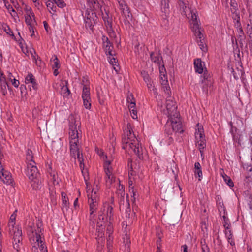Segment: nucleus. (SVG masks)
<instances>
[{
    "mask_svg": "<svg viewBox=\"0 0 252 252\" xmlns=\"http://www.w3.org/2000/svg\"><path fill=\"white\" fill-rule=\"evenodd\" d=\"M127 102L128 104V105H130L132 103L135 104V101L134 100L133 95H132L131 94H130L127 96Z\"/></svg>",
    "mask_w": 252,
    "mask_h": 252,
    "instance_id": "37998d69",
    "label": "nucleus"
},
{
    "mask_svg": "<svg viewBox=\"0 0 252 252\" xmlns=\"http://www.w3.org/2000/svg\"><path fill=\"white\" fill-rule=\"evenodd\" d=\"M141 75L145 82L146 83L148 89L150 91H153L155 92L156 89L154 85H153V82L149 77L148 74L146 71H143L141 72Z\"/></svg>",
    "mask_w": 252,
    "mask_h": 252,
    "instance_id": "a211bd4d",
    "label": "nucleus"
},
{
    "mask_svg": "<svg viewBox=\"0 0 252 252\" xmlns=\"http://www.w3.org/2000/svg\"><path fill=\"white\" fill-rule=\"evenodd\" d=\"M194 68L196 72L199 74L203 72L205 64L200 59H195L194 61Z\"/></svg>",
    "mask_w": 252,
    "mask_h": 252,
    "instance_id": "5701e85b",
    "label": "nucleus"
},
{
    "mask_svg": "<svg viewBox=\"0 0 252 252\" xmlns=\"http://www.w3.org/2000/svg\"><path fill=\"white\" fill-rule=\"evenodd\" d=\"M179 5L182 14L185 15L190 21L191 28L195 25L199 26L195 10H191L184 1L180 0Z\"/></svg>",
    "mask_w": 252,
    "mask_h": 252,
    "instance_id": "20e7f679",
    "label": "nucleus"
},
{
    "mask_svg": "<svg viewBox=\"0 0 252 252\" xmlns=\"http://www.w3.org/2000/svg\"><path fill=\"white\" fill-rule=\"evenodd\" d=\"M7 8L9 13L10 14L11 16L12 17L15 18L17 16V14L16 12L15 11V10L13 9V8L10 5H9Z\"/></svg>",
    "mask_w": 252,
    "mask_h": 252,
    "instance_id": "a19ab883",
    "label": "nucleus"
},
{
    "mask_svg": "<svg viewBox=\"0 0 252 252\" xmlns=\"http://www.w3.org/2000/svg\"><path fill=\"white\" fill-rule=\"evenodd\" d=\"M250 200L249 201L248 204H249V208L252 210V197H251L250 196Z\"/></svg>",
    "mask_w": 252,
    "mask_h": 252,
    "instance_id": "69168bd1",
    "label": "nucleus"
},
{
    "mask_svg": "<svg viewBox=\"0 0 252 252\" xmlns=\"http://www.w3.org/2000/svg\"><path fill=\"white\" fill-rule=\"evenodd\" d=\"M129 191L130 192L131 191V192H132L133 200H134V201H135V199H136V193L135 191H134L133 187L130 186L131 185H132V184H130V183H129Z\"/></svg>",
    "mask_w": 252,
    "mask_h": 252,
    "instance_id": "8fccbe9b",
    "label": "nucleus"
},
{
    "mask_svg": "<svg viewBox=\"0 0 252 252\" xmlns=\"http://www.w3.org/2000/svg\"><path fill=\"white\" fill-rule=\"evenodd\" d=\"M105 160L104 163V170L105 174V179L107 186L112 185L116 181L113 174V169L111 165V160L107 159V156H105Z\"/></svg>",
    "mask_w": 252,
    "mask_h": 252,
    "instance_id": "423d86ee",
    "label": "nucleus"
},
{
    "mask_svg": "<svg viewBox=\"0 0 252 252\" xmlns=\"http://www.w3.org/2000/svg\"><path fill=\"white\" fill-rule=\"evenodd\" d=\"M88 4L89 5V6L91 8L90 10H93V11L97 10L98 9H100V10L102 12V17L105 19L106 18V16H108V12L107 11L104 9L106 16L104 15V14L103 13L102 8L100 6L98 2L97 1V0H87Z\"/></svg>",
    "mask_w": 252,
    "mask_h": 252,
    "instance_id": "f3484780",
    "label": "nucleus"
},
{
    "mask_svg": "<svg viewBox=\"0 0 252 252\" xmlns=\"http://www.w3.org/2000/svg\"><path fill=\"white\" fill-rule=\"evenodd\" d=\"M113 214H114L113 207L111 206H108L107 207L106 215L107 218L109 219V220L110 221V224L111 223V221H113L114 220Z\"/></svg>",
    "mask_w": 252,
    "mask_h": 252,
    "instance_id": "2f4dec72",
    "label": "nucleus"
},
{
    "mask_svg": "<svg viewBox=\"0 0 252 252\" xmlns=\"http://www.w3.org/2000/svg\"><path fill=\"white\" fill-rule=\"evenodd\" d=\"M240 23L237 19V28H239L238 29H237V32L239 33V37L237 38V40L239 41L240 46L242 49L243 47H245V48L247 47V43L242 28L240 27Z\"/></svg>",
    "mask_w": 252,
    "mask_h": 252,
    "instance_id": "dca6fc26",
    "label": "nucleus"
},
{
    "mask_svg": "<svg viewBox=\"0 0 252 252\" xmlns=\"http://www.w3.org/2000/svg\"><path fill=\"white\" fill-rule=\"evenodd\" d=\"M195 170L201 169V165L199 162H195L194 164Z\"/></svg>",
    "mask_w": 252,
    "mask_h": 252,
    "instance_id": "680f3d73",
    "label": "nucleus"
},
{
    "mask_svg": "<svg viewBox=\"0 0 252 252\" xmlns=\"http://www.w3.org/2000/svg\"><path fill=\"white\" fill-rule=\"evenodd\" d=\"M124 243H125L126 245H127L128 247H129L130 241L129 240V237L127 235H126V239L125 240H124Z\"/></svg>",
    "mask_w": 252,
    "mask_h": 252,
    "instance_id": "bf43d9fd",
    "label": "nucleus"
},
{
    "mask_svg": "<svg viewBox=\"0 0 252 252\" xmlns=\"http://www.w3.org/2000/svg\"><path fill=\"white\" fill-rule=\"evenodd\" d=\"M202 252H209L208 248L207 246L204 245L202 247Z\"/></svg>",
    "mask_w": 252,
    "mask_h": 252,
    "instance_id": "0e129e2a",
    "label": "nucleus"
},
{
    "mask_svg": "<svg viewBox=\"0 0 252 252\" xmlns=\"http://www.w3.org/2000/svg\"><path fill=\"white\" fill-rule=\"evenodd\" d=\"M162 89L165 94L167 95V98L171 97V92L169 85L162 86Z\"/></svg>",
    "mask_w": 252,
    "mask_h": 252,
    "instance_id": "ea45409f",
    "label": "nucleus"
},
{
    "mask_svg": "<svg viewBox=\"0 0 252 252\" xmlns=\"http://www.w3.org/2000/svg\"><path fill=\"white\" fill-rule=\"evenodd\" d=\"M85 183H86V190H87L86 191H87V193L88 194V193H90L92 191V189H91V188L89 183L87 181H86V182H85Z\"/></svg>",
    "mask_w": 252,
    "mask_h": 252,
    "instance_id": "603ef678",
    "label": "nucleus"
},
{
    "mask_svg": "<svg viewBox=\"0 0 252 252\" xmlns=\"http://www.w3.org/2000/svg\"><path fill=\"white\" fill-rule=\"evenodd\" d=\"M35 26H29V30L31 33H32L31 36H32L34 35V28Z\"/></svg>",
    "mask_w": 252,
    "mask_h": 252,
    "instance_id": "864d4df0",
    "label": "nucleus"
},
{
    "mask_svg": "<svg viewBox=\"0 0 252 252\" xmlns=\"http://www.w3.org/2000/svg\"><path fill=\"white\" fill-rule=\"evenodd\" d=\"M228 68L230 70L231 72L233 73L234 78H236V75H235V74L234 69L233 68V67H232V66L230 64H228Z\"/></svg>",
    "mask_w": 252,
    "mask_h": 252,
    "instance_id": "13d9d810",
    "label": "nucleus"
},
{
    "mask_svg": "<svg viewBox=\"0 0 252 252\" xmlns=\"http://www.w3.org/2000/svg\"><path fill=\"white\" fill-rule=\"evenodd\" d=\"M25 22L28 26H36L37 23L35 21L34 13L28 12V15H25Z\"/></svg>",
    "mask_w": 252,
    "mask_h": 252,
    "instance_id": "412c9836",
    "label": "nucleus"
},
{
    "mask_svg": "<svg viewBox=\"0 0 252 252\" xmlns=\"http://www.w3.org/2000/svg\"><path fill=\"white\" fill-rule=\"evenodd\" d=\"M33 154L31 150L28 149L26 153V160L27 161V164L30 162H35L33 159Z\"/></svg>",
    "mask_w": 252,
    "mask_h": 252,
    "instance_id": "f704fd0d",
    "label": "nucleus"
},
{
    "mask_svg": "<svg viewBox=\"0 0 252 252\" xmlns=\"http://www.w3.org/2000/svg\"><path fill=\"white\" fill-rule=\"evenodd\" d=\"M17 212V210H15V211L11 215L10 218V220L8 224V227L9 228V233H12V230L13 231H15L14 229V225H15V220L16 219V212Z\"/></svg>",
    "mask_w": 252,
    "mask_h": 252,
    "instance_id": "cd10ccee",
    "label": "nucleus"
},
{
    "mask_svg": "<svg viewBox=\"0 0 252 252\" xmlns=\"http://www.w3.org/2000/svg\"><path fill=\"white\" fill-rule=\"evenodd\" d=\"M69 138H70V149L71 155L76 159L77 156L80 166L81 163H83V155L80 153L78 147L79 143L78 133L77 128L79 127L80 123L77 121L74 116L69 117Z\"/></svg>",
    "mask_w": 252,
    "mask_h": 252,
    "instance_id": "f257e3e1",
    "label": "nucleus"
},
{
    "mask_svg": "<svg viewBox=\"0 0 252 252\" xmlns=\"http://www.w3.org/2000/svg\"><path fill=\"white\" fill-rule=\"evenodd\" d=\"M49 170H48V172H49V174H50V177L51 178V179H50L52 181L54 185H55V184H58V182L57 181H56L57 176H56V174L55 172L52 171L51 167L49 168Z\"/></svg>",
    "mask_w": 252,
    "mask_h": 252,
    "instance_id": "c9c22d12",
    "label": "nucleus"
},
{
    "mask_svg": "<svg viewBox=\"0 0 252 252\" xmlns=\"http://www.w3.org/2000/svg\"><path fill=\"white\" fill-rule=\"evenodd\" d=\"M177 108L176 103L172 100L171 98H167L166 110L164 111V113L167 116L168 118L173 117L177 118L179 116Z\"/></svg>",
    "mask_w": 252,
    "mask_h": 252,
    "instance_id": "1a4fd4ad",
    "label": "nucleus"
},
{
    "mask_svg": "<svg viewBox=\"0 0 252 252\" xmlns=\"http://www.w3.org/2000/svg\"><path fill=\"white\" fill-rule=\"evenodd\" d=\"M28 232L32 244H37L41 252H48L47 247L44 245L42 240V236L43 233L42 224L41 222L38 221L35 226L33 225L30 226Z\"/></svg>",
    "mask_w": 252,
    "mask_h": 252,
    "instance_id": "7ed1b4c3",
    "label": "nucleus"
},
{
    "mask_svg": "<svg viewBox=\"0 0 252 252\" xmlns=\"http://www.w3.org/2000/svg\"><path fill=\"white\" fill-rule=\"evenodd\" d=\"M46 5H47V7H48L49 8H51V9L53 11H54V12L56 11V6L54 7L53 4V1H50V0L48 1L46 3Z\"/></svg>",
    "mask_w": 252,
    "mask_h": 252,
    "instance_id": "a18cd8bd",
    "label": "nucleus"
},
{
    "mask_svg": "<svg viewBox=\"0 0 252 252\" xmlns=\"http://www.w3.org/2000/svg\"><path fill=\"white\" fill-rule=\"evenodd\" d=\"M32 187L33 189L38 190L41 188V182L40 181L39 177L30 180Z\"/></svg>",
    "mask_w": 252,
    "mask_h": 252,
    "instance_id": "c85d7f7f",
    "label": "nucleus"
},
{
    "mask_svg": "<svg viewBox=\"0 0 252 252\" xmlns=\"http://www.w3.org/2000/svg\"><path fill=\"white\" fill-rule=\"evenodd\" d=\"M182 247L183 249V252H187L188 247H187V245H184L182 246Z\"/></svg>",
    "mask_w": 252,
    "mask_h": 252,
    "instance_id": "774afa93",
    "label": "nucleus"
},
{
    "mask_svg": "<svg viewBox=\"0 0 252 252\" xmlns=\"http://www.w3.org/2000/svg\"><path fill=\"white\" fill-rule=\"evenodd\" d=\"M16 231H13V248L19 251L20 249V246L22 244L21 241L22 240V232L21 228L18 226L15 228Z\"/></svg>",
    "mask_w": 252,
    "mask_h": 252,
    "instance_id": "f8f14e48",
    "label": "nucleus"
},
{
    "mask_svg": "<svg viewBox=\"0 0 252 252\" xmlns=\"http://www.w3.org/2000/svg\"><path fill=\"white\" fill-rule=\"evenodd\" d=\"M113 69L115 70L116 73H118L120 69L119 66L117 64L113 65Z\"/></svg>",
    "mask_w": 252,
    "mask_h": 252,
    "instance_id": "338daca9",
    "label": "nucleus"
},
{
    "mask_svg": "<svg viewBox=\"0 0 252 252\" xmlns=\"http://www.w3.org/2000/svg\"><path fill=\"white\" fill-rule=\"evenodd\" d=\"M88 201H99V193L98 189L93 188L92 191L87 194Z\"/></svg>",
    "mask_w": 252,
    "mask_h": 252,
    "instance_id": "4be33fe9",
    "label": "nucleus"
},
{
    "mask_svg": "<svg viewBox=\"0 0 252 252\" xmlns=\"http://www.w3.org/2000/svg\"><path fill=\"white\" fill-rule=\"evenodd\" d=\"M55 3L60 8H63L65 6V4L63 0H57Z\"/></svg>",
    "mask_w": 252,
    "mask_h": 252,
    "instance_id": "c03bdc74",
    "label": "nucleus"
},
{
    "mask_svg": "<svg viewBox=\"0 0 252 252\" xmlns=\"http://www.w3.org/2000/svg\"><path fill=\"white\" fill-rule=\"evenodd\" d=\"M244 170L245 171L246 178L248 180L252 179V161L250 160L247 163H242Z\"/></svg>",
    "mask_w": 252,
    "mask_h": 252,
    "instance_id": "aec40b11",
    "label": "nucleus"
},
{
    "mask_svg": "<svg viewBox=\"0 0 252 252\" xmlns=\"http://www.w3.org/2000/svg\"><path fill=\"white\" fill-rule=\"evenodd\" d=\"M196 146L199 149L200 153L206 147V139L204 134L203 127L198 123L195 129Z\"/></svg>",
    "mask_w": 252,
    "mask_h": 252,
    "instance_id": "0eeeda50",
    "label": "nucleus"
},
{
    "mask_svg": "<svg viewBox=\"0 0 252 252\" xmlns=\"http://www.w3.org/2000/svg\"><path fill=\"white\" fill-rule=\"evenodd\" d=\"M88 203L90 205V220H92L93 219H94V216H93V215L97 209L98 201H88Z\"/></svg>",
    "mask_w": 252,
    "mask_h": 252,
    "instance_id": "bb28decb",
    "label": "nucleus"
},
{
    "mask_svg": "<svg viewBox=\"0 0 252 252\" xmlns=\"http://www.w3.org/2000/svg\"><path fill=\"white\" fill-rule=\"evenodd\" d=\"M191 30L196 36V42L200 49L203 52H206L207 51V46L205 42L204 37L201 32L200 27L199 26L195 25L194 27H192Z\"/></svg>",
    "mask_w": 252,
    "mask_h": 252,
    "instance_id": "6e6552de",
    "label": "nucleus"
},
{
    "mask_svg": "<svg viewBox=\"0 0 252 252\" xmlns=\"http://www.w3.org/2000/svg\"><path fill=\"white\" fill-rule=\"evenodd\" d=\"M3 155L0 156V179L3 182L7 185H11L13 182L10 173L4 169L2 166V162L1 160L2 159Z\"/></svg>",
    "mask_w": 252,
    "mask_h": 252,
    "instance_id": "9b49d317",
    "label": "nucleus"
},
{
    "mask_svg": "<svg viewBox=\"0 0 252 252\" xmlns=\"http://www.w3.org/2000/svg\"><path fill=\"white\" fill-rule=\"evenodd\" d=\"M80 168V169L81 170L83 176H84L85 181L86 182V181H87V180L88 179V172L87 169H84V163H81Z\"/></svg>",
    "mask_w": 252,
    "mask_h": 252,
    "instance_id": "e433bc0d",
    "label": "nucleus"
},
{
    "mask_svg": "<svg viewBox=\"0 0 252 252\" xmlns=\"http://www.w3.org/2000/svg\"><path fill=\"white\" fill-rule=\"evenodd\" d=\"M35 162L28 163L27 165V175L29 180H32L40 177L39 172L36 166L35 165Z\"/></svg>",
    "mask_w": 252,
    "mask_h": 252,
    "instance_id": "ddd939ff",
    "label": "nucleus"
},
{
    "mask_svg": "<svg viewBox=\"0 0 252 252\" xmlns=\"http://www.w3.org/2000/svg\"><path fill=\"white\" fill-rule=\"evenodd\" d=\"M51 62L53 69L60 68V65L59 61L56 56H55L54 58L51 60Z\"/></svg>",
    "mask_w": 252,
    "mask_h": 252,
    "instance_id": "473e14b6",
    "label": "nucleus"
},
{
    "mask_svg": "<svg viewBox=\"0 0 252 252\" xmlns=\"http://www.w3.org/2000/svg\"><path fill=\"white\" fill-rule=\"evenodd\" d=\"M220 174L222 175L224 181L225 183L231 187L234 186V183L232 182V180L226 174H224V171L222 169L220 170Z\"/></svg>",
    "mask_w": 252,
    "mask_h": 252,
    "instance_id": "c756f323",
    "label": "nucleus"
},
{
    "mask_svg": "<svg viewBox=\"0 0 252 252\" xmlns=\"http://www.w3.org/2000/svg\"><path fill=\"white\" fill-rule=\"evenodd\" d=\"M120 10L121 11L122 15L128 22L131 18V14L129 12L128 6L124 0H117Z\"/></svg>",
    "mask_w": 252,
    "mask_h": 252,
    "instance_id": "2eb2a0df",
    "label": "nucleus"
},
{
    "mask_svg": "<svg viewBox=\"0 0 252 252\" xmlns=\"http://www.w3.org/2000/svg\"><path fill=\"white\" fill-rule=\"evenodd\" d=\"M34 244V243L33 244ZM34 245L32 247V252H38V248H37V244H35L34 243Z\"/></svg>",
    "mask_w": 252,
    "mask_h": 252,
    "instance_id": "e2e57ef3",
    "label": "nucleus"
},
{
    "mask_svg": "<svg viewBox=\"0 0 252 252\" xmlns=\"http://www.w3.org/2000/svg\"><path fill=\"white\" fill-rule=\"evenodd\" d=\"M161 84L162 86L169 85L167 80V77L166 75H164V79H162V81H161Z\"/></svg>",
    "mask_w": 252,
    "mask_h": 252,
    "instance_id": "de8ad7c7",
    "label": "nucleus"
},
{
    "mask_svg": "<svg viewBox=\"0 0 252 252\" xmlns=\"http://www.w3.org/2000/svg\"><path fill=\"white\" fill-rule=\"evenodd\" d=\"M228 242L232 246H234L235 245L234 240L231 237H228Z\"/></svg>",
    "mask_w": 252,
    "mask_h": 252,
    "instance_id": "4d7b16f0",
    "label": "nucleus"
},
{
    "mask_svg": "<svg viewBox=\"0 0 252 252\" xmlns=\"http://www.w3.org/2000/svg\"><path fill=\"white\" fill-rule=\"evenodd\" d=\"M86 15L85 26L86 28L92 30L97 19L95 12L93 10L87 9Z\"/></svg>",
    "mask_w": 252,
    "mask_h": 252,
    "instance_id": "9d476101",
    "label": "nucleus"
},
{
    "mask_svg": "<svg viewBox=\"0 0 252 252\" xmlns=\"http://www.w3.org/2000/svg\"><path fill=\"white\" fill-rule=\"evenodd\" d=\"M25 10V12H26V14L25 15H28V12H31V13H33L32 10V9L31 7L27 6V5H25V7L24 8Z\"/></svg>",
    "mask_w": 252,
    "mask_h": 252,
    "instance_id": "6e6d98bb",
    "label": "nucleus"
},
{
    "mask_svg": "<svg viewBox=\"0 0 252 252\" xmlns=\"http://www.w3.org/2000/svg\"><path fill=\"white\" fill-rule=\"evenodd\" d=\"M165 132L168 135L172 134V132L182 133V125L179 116L177 118L171 117L168 118L167 123L165 126Z\"/></svg>",
    "mask_w": 252,
    "mask_h": 252,
    "instance_id": "39448f33",
    "label": "nucleus"
},
{
    "mask_svg": "<svg viewBox=\"0 0 252 252\" xmlns=\"http://www.w3.org/2000/svg\"><path fill=\"white\" fill-rule=\"evenodd\" d=\"M109 63L112 65H116L117 62L116 61V59L114 58L113 56H110L109 57Z\"/></svg>",
    "mask_w": 252,
    "mask_h": 252,
    "instance_id": "09e8293b",
    "label": "nucleus"
},
{
    "mask_svg": "<svg viewBox=\"0 0 252 252\" xmlns=\"http://www.w3.org/2000/svg\"><path fill=\"white\" fill-rule=\"evenodd\" d=\"M127 138L123 139V148L133 152L140 159H144V150L135 134L130 130V125L127 124Z\"/></svg>",
    "mask_w": 252,
    "mask_h": 252,
    "instance_id": "f03ea898",
    "label": "nucleus"
},
{
    "mask_svg": "<svg viewBox=\"0 0 252 252\" xmlns=\"http://www.w3.org/2000/svg\"><path fill=\"white\" fill-rule=\"evenodd\" d=\"M62 197L63 201V209L64 210L65 209L67 210L68 207L69 203L67 198L65 197V193H62Z\"/></svg>",
    "mask_w": 252,
    "mask_h": 252,
    "instance_id": "72a5a7b5",
    "label": "nucleus"
},
{
    "mask_svg": "<svg viewBox=\"0 0 252 252\" xmlns=\"http://www.w3.org/2000/svg\"><path fill=\"white\" fill-rule=\"evenodd\" d=\"M97 96L99 103L101 105H104L105 101L108 98L107 92H104L102 90H100L97 93Z\"/></svg>",
    "mask_w": 252,
    "mask_h": 252,
    "instance_id": "b1692460",
    "label": "nucleus"
},
{
    "mask_svg": "<svg viewBox=\"0 0 252 252\" xmlns=\"http://www.w3.org/2000/svg\"><path fill=\"white\" fill-rule=\"evenodd\" d=\"M135 104L131 103L130 105H128L131 117L133 119L137 118V110L135 109Z\"/></svg>",
    "mask_w": 252,
    "mask_h": 252,
    "instance_id": "7c9ffc66",
    "label": "nucleus"
},
{
    "mask_svg": "<svg viewBox=\"0 0 252 252\" xmlns=\"http://www.w3.org/2000/svg\"><path fill=\"white\" fill-rule=\"evenodd\" d=\"M195 175H197L198 177L199 178V180H201L200 178L202 177V173L201 169L195 170Z\"/></svg>",
    "mask_w": 252,
    "mask_h": 252,
    "instance_id": "3c124183",
    "label": "nucleus"
},
{
    "mask_svg": "<svg viewBox=\"0 0 252 252\" xmlns=\"http://www.w3.org/2000/svg\"><path fill=\"white\" fill-rule=\"evenodd\" d=\"M162 10L165 13H167L169 12V5L167 4V6H166V5L163 7L161 8Z\"/></svg>",
    "mask_w": 252,
    "mask_h": 252,
    "instance_id": "052dcab7",
    "label": "nucleus"
},
{
    "mask_svg": "<svg viewBox=\"0 0 252 252\" xmlns=\"http://www.w3.org/2000/svg\"><path fill=\"white\" fill-rule=\"evenodd\" d=\"M247 29L250 34H252V16L251 17V15H250L249 23L247 24Z\"/></svg>",
    "mask_w": 252,
    "mask_h": 252,
    "instance_id": "79ce46f5",
    "label": "nucleus"
},
{
    "mask_svg": "<svg viewBox=\"0 0 252 252\" xmlns=\"http://www.w3.org/2000/svg\"><path fill=\"white\" fill-rule=\"evenodd\" d=\"M67 82L65 81L62 82L60 85L61 87V94L63 97H67L70 94V92L67 86Z\"/></svg>",
    "mask_w": 252,
    "mask_h": 252,
    "instance_id": "a878e982",
    "label": "nucleus"
},
{
    "mask_svg": "<svg viewBox=\"0 0 252 252\" xmlns=\"http://www.w3.org/2000/svg\"><path fill=\"white\" fill-rule=\"evenodd\" d=\"M235 3L234 2H232V1L231 2V4H230V10H231V12L232 13V18L235 20L236 18V6L235 5Z\"/></svg>",
    "mask_w": 252,
    "mask_h": 252,
    "instance_id": "4c0bfd02",
    "label": "nucleus"
},
{
    "mask_svg": "<svg viewBox=\"0 0 252 252\" xmlns=\"http://www.w3.org/2000/svg\"><path fill=\"white\" fill-rule=\"evenodd\" d=\"M102 40L103 48L105 50L106 54H109L110 56H113L112 50L113 47L112 43H111L108 37L104 36H103Z\"/></svg>",
    "mask_w": 252,
    "mask_h": 252,
    "instance_id": "6ab92c4d",
    "label": "nucleus"
},
{
    "mask_svg": "<svg viewBox=\"0 0 252 252\" xmlns=\"http://www.w3.org/2000/svg\"><path fill=\"white\" fill-rule=\"evenodd\" d=\"M12 84L14 87H18L19 85V81L15 79H14L13 81H12Z\"/></svg>",
    "mask_w": 252,
    "mask_h": 252,
    "instance_id": "5fc2aeb1",
    "label": "nucleus"
},
{
    "mask_svg": "<svg viewBox=\"0 0 252 252\" xmlns=\"http://www.w3.org/2000/svg\"><path fill=\"white\" fill-rule=\"evenodd\" d=\"M150 56L151 59L153 62L160 64L161 58V57L159 56H155L153 53H151Z\"/></svg>",
    "mask_w": 252,
    "mask_h": 252,
    "instance_id": "58836bf2",
    "label": "nucleus"
},
{
    "mask_svg": "<svg viewBox=\"0 0 252 252\" xmlns=\"http://www.w3.org/2000/svg\"><path fill=\"white\" fill-rule=\"evenodd\" d=\"M25 82L26 84H32L33 89H37V84L36 83V81L34 77H33V75L31 73H28V74L26 77Z\"/></svg>",
    "mask_w": 252,
    "mask_h": 252,
    "instance_id": "393cba45",
    "label": "nucleus"
},
{
    "mask_svg": "<svg viewBox=\"0 0 252 252\" xmlns=\"http://www.w3.org/2000/svg\"><path fill=\"white\" fill-rule=\"evenodd\" d=\"M82 98L84 107L87 109H90L91 107L90 90L86 85H84L83 88Z\"/></svg>",
    "mask_w": 252,
    "mask_h": 252,
    "instance_id": "4468645a",
    "label": "nucleus"
},
{
    "mask_svg": "<svg viewBox=\"0 0 252 252\" xmlns=\"http://www.w3.org/2000/svg\"><path fill=\"white\" fill-rule=\"evenodd\" d=\"M3 29L7 34H9V35H13L12 32L8 25H5L4 26H3Z\"/></svg>",
    "mask_w": 252,
    "mask_h": 252,
    "instance_id": "49530a36",
    "label": "nucleus"
}]
</instances>
